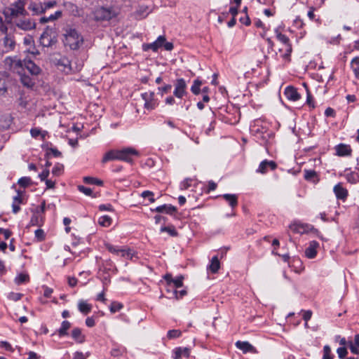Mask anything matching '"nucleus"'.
Instances as JSON below:
<instances>
[{"label": "nucleus", "instance_id": "f257e3e1", "mask_svg": "<svg viewBox=\"0 0 359 359\" xmlns=\"http://www.w3.org/2000/svg\"><path fill=\"white\" fill-rule=\"evenodd\" d=\"M139 151L133 147H125L121 149H111L104 155L102 163H106L109 161L118 160L133 163V157L139 156Z\"/></svg>", "mask_w": 359, "mask_h": 359}, {"label": "nucleus", "instance_id": "f03ea898", "mask_svg": "<svg viewBox=\"0 0 359 359\" xmlns=\"http://www.w3.org/2000/svg\"><path fill=\"white\" fill-rule=\"evenodd\" d=\"M50 62L54 65L59 71L65 74H69L72 71L69 60L65 57H62L60 53L50 55Z\"/></svg>", "mask_w": 359, "mask_h": 359}, {"label": "nucleus", "instance_id": "7ed1b4c3", "mask_svg": "<svg viewBox=\"0 0 359 359\" xmlns=\"http://www.w3.org/2000/svg\"><path fill=\"white\" fill-rule=\"evenodd\" d=\"M83 37L74 29H70L65 34V45L72 50L78 49L83 43Z\"/></svg>", "mask_w": 359, "mask_h": 359}, {"label": "nucleus", "instance_id": "20e7f679", "mask_svg": "<svg viewBox=\"0 0 359 359\" xmlns=\"http://www.w3.org/2000/svg\"><path fill=\"white\" fill-rule=\"evenodd\" d=\"M14 65L15 67L20 68H23L25 67L32 75H38L41 71L40 67L30 60H19L15 61Z\"/></svg>", "mask_w": 359, "mask_h": 359}, {"label": "nucleus", "instance_id": "39448f33", "mask_svg": "<svg viewBox=\"0 0 359 359\" xmlns=\"http://www.w3.org/2000/svg\"><path fill=\"white\" fill-rule=\"evenodd\" d=\"M8 11H10V14L12 17V20L23 15L25 12L23 1L22 0H18L17 2L11 4Z\"/></svg>", "mask_w": 359, "mask_h": 359}, {"label": "nucleus", "instance_id": "423d86ee", "mask_svg": "<svg viewBox=\"0 0 359 359\" xmlns=\"http://www.w3.org/2000/svg\"><path fill=\"white\" fill-rule=\"evenodd\" d=\"M114 16H115V13L105 8H100L95 12V18L97 20H109Z\"/></svg>", "mask_w": 359, "mask_h": 359}, {"label": "nucleus", "instance_id": "0eeeda50", "mask_svg": "<svg viewBox=\"0 0 359 359\" xmlns=\"http://www.w3.org/2000/svg\"><path fill=\"white\" fill-rule=\"evenodd\" d=\"M105 246L107 249L113 254L118 255V253H121V256L123 257L130 259H133V255L132 254L130 249H119L118 247L114 246L109 243H106Z\"/></svg>", "mask_w": 359, "mask_h": 359}, {"label": "nucleus", "instance_id": "6e6552de", "mask_svg": "<svg viewBox=\"0 0 359 359\" xmlns=\"http://www.w3.org/2000/svg\"><path fill=\"white\" fill-rule=\"evenodd\" d=\"M13 21L18 27L23 30H29L34 27V23L25 17H18Z\"/></svg>", "mask_w": 359, "mask_h": 359}, {"label": "nucleus", "instance_id": "1a4fd4ad", "mask_svg": "<svg viewBox=\"0 0 359 359\" xmlns=\"http://www.w3.org/2000/svg\"><path fill=\"white\" fill-rule=\"evenodd\" d=\"M165 36H159L154 42L143 44L142 48L144 50L151 49L153 51L156 52L159 48L163 46V44L165 43Z\"/></svg>", "mask_w": 359, "mask_h": 359}, {"label": "nucleus", "instance_id": "9d476101", "mask_svg": "<svg viewBox=\"0 0 359 359\" xmlns=\"http://www.w3.org/2000/svg\"><path fill=\"white\" fill-rule=\"evenodd\" d=\"M187 85L185 81L183 79H180L176 81L175 89L174 90V95L179 98H181L185 93Z\"/></svg>", "mask_w": 359, "mask_h": 359}, {"label": "nucleus", "instance_id": "9b49d317", "mask_svg": "<svg viewBox=\"0 0 359 359\" xmlns=\"http://www.w3.org/2000/svg\"><path fill=\"white\" fill-rule=\"evenodd\" d=\"M285 95L288 100L292 101H297L301 97L297 89L293 86L287 87L285 90Z\"/></svg>", "mask_w": 359, "mask_h": 359}, {"label": "nucleus", "instance_id": "f8f14e48", "mask_svg": "<svg viewBox=\"0 0 359 359\" xmlns=\"http://www.w3.org/2000/svg\"><path fill=\"white\" fill-rule=\"evenodd\" d=\"M319 244L318 242L313 241L309 243V247L305 250V255L309 259H312L316 257L317 253V248Z\"/></svg>", "mask_w": 359, "mask_h": 359}, {"label": "nucleus", "instance_id": "ddd939ff", "mask_svg": "<svg viewBox=\"0 0 359 359\" xmlns=\"http://www.w3.org/2000/svg\"><path fill=\"white\" fill-rule=\"evenodd\" d=\"M337 154L339 156H350L351 154V147L345 144H339L335 147Z\"/></svg>", "mask_w": 359, "mask_h": 359}, {"label": "nucleus", "instance_id": "4468645a", "mask_svg": "<svg viewBox=\"0 0 359 359\" xmlns=\"http://www.w3.org/2000/svg\"><path fill=\"white\" fill-rule=\"evenodd\" d=\"M174 359H182L183 357L188 358L190 355V349L188 348L179 347L174 351Z\"/></svg>", "mask_w": 359, "mask_h": 359}, {"label": "nucleus", "instance_id": "2eb2a0df", "mask_svg": "<svg viewBox=\"0 0 359 359\" xmlns=\"http://www.w3.org/2000/svg\"><path fill=\"white\" fill-rule=\"evenodd\" d=\"M334 191L338 199L345 200L348 196L347 190L344 188L340 184L334 186Z\"/></svg>", "mask_w": 359, "mask_h": 359}, {"label": "nucleus", "instance_id": "dca6fc26", "mask_svg": "<svg viewBox=\"0 0 359 359\" xmlns=\"http://www.w3.org/2000/svg\"><path fill=\"white\" fill-rule=\"evenodd\" d=\"M268 167H270L271 168V170H274L276 168V164L273 161H269L266 160L263 161L260 163V165L257 169V172L264 174V173L266 172Z\"/></svg>", "mask_w": 359, "mask_h": 359}, {"label": "nucleus", "instance_id": "f3484780", "mask_svg": "<svg viewBox=\"0 0 359 359\" xmlns=\"http://www.w3.org/2000/svg\"><path fill=\"white\" fill-rule=\"evenodd\" d=\"M29 9L32 12L33 15L42 14L44 11L42 4L38 2H32L29 6Z\"/></svg>", "mask_w": 359, "mask_h": 359}, {"label": "nucleus", "instance_id": "a211bd4d", "mask_svg": "<svg viewBox=\"0 0 359 359\" xmlns=\"http://www.w3.org/2000/svg\"><path fill=\"white\" fill-rule=\"evenodd\" d=\"M236 346L238 348L242 350L243 353L252 352L254 350V347L248 341H238L236 343Z\"/></svg>", "mask_w": 359, "mask_h": 359}, {"label": "nucleus", "instance_id": "6ab92c4d", "mask_svg": "<svg viewBox=\"0 0 359 359\" xmlns=\"http://www.w3.org/2000/svg\"><path fill=\"white\" fill-rule=\"evenodd\" d=\"M176 208L171 205H161V206H158L157 207L154 211L157 212H166L168 214H173L174 212H176Z\"/></svg>", "mask_w": 359, "mask_h": 359}, {"label": "nucleus", "instance_id": "aec40b11", "mask_svg": "<svg viewBox=\"0 0 359 359\" xmlns=\"http://www.w3.org/2000/svg\"><path fill=\"white\" fill-rule=\"evenodd\" d=\"M72 338L76 340L78 343H83L85 341V336L82 334L81 330L76 327L74 328L72 332Z\"/></svg>", "mask_w": 359, "mask_h": 359}, {"label": "nucleus", "instance_id": "412c9836", "mask_svg": "<svg viewBox=\"0 0 359 359\" xmlns=\"http://www.w3.org/2000/svg\"><path fill=\"white\" fill-rule=\"evenodd\" d=\"M277 38L278 39L281 41L284 45L286 46V51L288 53L287 54H285V56L290 54L292 51L291 46L289 43V39L285 35L282 34L281 33L278 32L277 33Z\"/></svg>", "mask_w": 359, "mask_h": 359}, {"label": "nucleus", "instance_id": "4be33fe9", "mask_svg": "<svg viewBox=\"0 0 359 359\" xmlns=\"http://www.w3.org/2000/svg\"><path fill=\"white\" fill-rule=\"evenodd\" d=\"M78 307L79 310L85 315L89 313L92 309V306L83 300L79 302Z\"/></svg>", "mask_w": 359, "mask_h": 359}, {"label": "nucleus", "instance_id": "5701e85b", "mask_svg": "<svg viewBox=\"0 0 359 359\" xmlns=\"http://www.w3.org/2000/svg\"><path fill=\"white\" fill-rule=\"evenodd\" d=\"M153 95V93H145L142 95L143 100L145 101L144 107L147 109H152L154 108V104L149 101Z\"/></svg>", "mask_w": 359, "mask_h": 359}, {"label": "nucleus", "instance_id": "b1692460", "mask_svg": "<svg viewBox=\"0 0 359 359\" xmlns=\"http://www.w3.org/2000/svg\"><path fill=\"white\" fill-rule=\"evenodd\" d=\"M349 348L351 349V351L354 354H358L359 353V334H356L354 337V342L349 341Z\"/></svg>", "mask_w": 359, "mask_h": 359}, {"label": "nucleus", "instance_id": "393cba45", "mask_svg": "<svg viewBox=\"0 0 359 359\" xmlns=\"http://www.w3.org/2000/svg\"><path fill=\"white\" fill-rule=\"evenodd\" d=\"M223 198L229 203V205L234 208L238 204V198L235 194H226L223 195Z\"/></svg>", "mask_w": 359, "mask_h": 359}, {"label": "nucleus", "instance_id": "a878e982", "mask_svg": "<svg viewBox=\"0 0 359 359\" xmlns=\"http://www.w3.org/2000/svg\"><path fill=\"white\" fill-rule=\"evenodd\" d=\"M3 40H4V45L8 50L13 49V48L15 46V41L11 36L6 35L4 37Z\"/></svg>", "mask_w": 359, "mask_h": 359}, {"label": "nucleus", "instance_id": "bb28decb", "mask_svg": "<svg viewBox=\"0 0 359 359\" xmlns=\"http://www.w3.org/2000/svg\"><path fill=\"white\" fill-rule=\"evenodd\" d=\"M50 156L60 157L62 156V153L56 148L49 147L46 144V158Z\"/></svg>", "mask_w": 359, "mask_h": 359}, {"label": "nucleus", "instance_id": "cd10ccee", "mask_svg": "<svg viewBox=\"0 0 359 359\" xmlns=\"http://www.w3.org/2000/svg\"><path fill=\"white\" fill-rule=\"evenodd\" d=\"M220 267V264L217 257H213L211 260V264L209 266V269L212 273H217Z\"/></svg>", "mask_w": 359, "mask_h": 359}, {"label": "nucleus", "instance_id": "c85d7f7f", "mask_svg": "<svg viewBox=\"0 0 359 359\" xmlns=\"http://www.w3.org/2000/svg\"><path fill=\"white\" fill-rule=\"evenodd\" d=\"M351 67L357 79H359V57L353 58L351 62Z\"/></svg>", "mask_w": 359, "mask_h": 359}, {"label": "nucleus", "instance_id": "c756f323", "mask_svg": "<svg viewBox=\"0 0 359 359\" xmlns=\"http://www.w3.org/2000/svg\"><path fill=\"white\" fill-rule=\"evenodd\" d=\"M22 203V198L20 194L13 198V202L12 204L13 212L17 213L20 210V204Z\"/></svg>", "mask_w": 359, "mask_h": 359}, {"label": "nucleus", "instance_id": "7c9ffc66", "mask_svg": "<svg viewBox=\"0 0 359 359\" xmlns=\"http://www.w3.org/2000/svg\"><path fill=\"white\" fill-rule=\"evenodd\" d=\"M71 327V324L69 321L65 320L62 322L61 327L59 329V335L64 336L67 334V330Z\"/></svg>", "mask_w": 359, "mask_h": 359}, {"label": "nucleus", "instance_id": "2f4dec72", "mask_svg": "<svg viewBox=\"0 0 359 359\" xmlns=\"http://www.w3.org/2000/svg\"><path fill=\"white\" fill-rule=\"evenodd\" d=\"M111 218L105 215L99 218L98 224L102 226L107 227L111 224Z\"/></svg>", "mask_w": 359, "mask_h": 359}, {"label": "nucleus", "instance_id": "473e14b6", "mask_svg": "<svg viewBox=\"0 0 359 359\" xmlns=\"http://www.w3.org/2000/svg\"><path fill=\"white\" fill-rule=\"evenodd\" d=\"M83 181L85 183L90 184H97L102 186L103 184V182L102 180H98L97 178H94L92 177H85L83 178Z\"/></svg>", "mask_w": 359, "mask_h": 359}, {"label": "nucleus", "instance_id": "72a5a7b5", "mask_svg": "<svg viewBox=\"0 0 359 359\" xmlns=\"http://www.w3.org/2000/svg\"><path fill=\"white\" fill-rule=\"evenodd\" d=\"M62 14L61 11H57L54 14H50L48 16H46V23L59 19L62 17Z\"/></svg>", "mask_w": 359, "mask_h": 359}, {"label": "nucleus", "instance_id": "f704fd0d", "mask_svg": "<svg viewBox=\"0 0 359 359\" xmlns=\"http://www.w3.org/2000/svg\"><path fill=\"white\" fill-rule=\"evenodd\" d=\"M64 166L62 164L57 163L55 165L52 170V174L54 176H60L63 172Z\"/></svg>", "mask_w": 359, "mask_h": 359}, {"label": "nucleus", "instance_id": "c9c22d12", "mask_svg": "<svg viewBox=\"0 0 359 359\" xmlns=\"http://www.w3.org/2000/svg\"><path fill=\"white\" fill-rule=\"evenodd\" d=\"M202 85V82L199 80H195L193 86H191V92L194 95H198L200 93V87Z\"/></svg>", "mask_w": 359, "mask_h": 359}, {"label": "nucleus", "instance_id": "e433bc0d", "mask_svg": "<svg viewBox=\"0 0 359 359\" xmlns=\"http://www.w3.org/2000/svg\"><path fill=\"white\" fill-rule=\"evenodd\" d=\"M29 280V276L25 273H20L15 278V283L18 285L27 282Z\"/></svg>", "mask_w": 359, "mask_h": 359}, {"label": "nucleus", "instance_id": "4c0bfd02", "mask_svg": "<svg viewBox=\"0 0 359 359\" xmlns=\"http://www.w3.org/2000/svg\"><path fill=\"white\" fill-rule=\"evenodd\" d=\"M161 232H167L172 236H176L177 233L173 226H164L161 229Z\"/></svg>", "mask_w": 359, "mask_h": 359}, {"label": "nucleus", "instance_id": "58836bf2", "mask_svg": "<svg viewBox=\"0 0 359 359\" xmlns=\"http://www.w3.org/2000/svg\"><path fill=\"white\" fill-rule=\"evenodd\" d=\"M50 40L49 41L48 46H52L57 43V34L55 29H50Z\"/></svg>", "mask_w": 359, "mask_h": 359}, {"label": "nucleus", "instance_id": "ea45409f", "mask_svg": "<svg viewBox=\"0 0 359 359\" xmlns=\"http://www.w3.org/2000/svg\"><path fill=\"white\" fill-rule=\"evenodd\" d=\"M123 308V305L121 303L114 302L110 306V311L111 313H115Z\"/></svg>", "mask_w": 359, "mask_h": 359}, {"label": "nucleus", "instance_id": "a19ab883", "mask_svg": "<svg viewBox=\"0 0 359 359\" xmlns=\"http://www.w3.org/2000/svg\"><path fill=\"white\" fill-rule=\"evenodd\" d=\"M18 184L22 187H27L31 184V179L27 177H22L18 180Z\"/></svg>", "mask_w": 359, "mask_h": 359}, {"label": "nucleus", "instance_id": "79ce46f5", "mask_svg": "<svg viewBox=\"0 0 359 359\" xmlns=\"http://www.w3.org/2000/svg\"><path fill=\"white\" fill-rule=\"evenodd\" d=\"M35 238L37 241H42L44 239V231L42 229H38L34 231Z\"/></svg>", "mask_w": 359, "mask_h": 359}, {"label": "nucleus", "instance_id": "37998d69", "mask_svg": "<svg viewBox=\"0 0 359 359\" xmlns=\"http://www.w3.org/2000/svg\"><path fill=\"white\" fill-rule=\"evenodd\" d=\"M323 359H332L331 355V348L329 346L326 345L323 348Z\"/></svg>", "mask_w": 359, "mask_h": 359}, {"label": "nucleus", "instance_id": "c03bdc74", "mask_svg": "<svg viewBox=\"0 0 359 359\" xmlns=\"http://www.w3.org/2000/svg\"><path fill=\"white\" fill-rule=\"evenodd\" d=\"M142 197L143 198H149V200L151 203H154L155 201L154 196V193L150 191H144L141 194Z\"/></svg>", "mask_w": 359, "mask_h": 359}, {"label": "nucleus", "instance_id": "a18cd8bd", "mask_svg": "<svg viewBox=\"0 0 359 359\" xmlns=\"http://www.w3.org/2000/svg\"><path fill=\"white\" fill-rule=\"evenodd\" d=\"M304 86L306 88V94H307V99H306V103L311 106V107H314V104H313V102L312 101V96L311 95V93L309 91V90L307 88V86L306 83H304L303 84Z\"/></svg>", "mask_w": 359, "mask_h": 359}, {"label": "nucleus", "instance_id": "49530a36", "mask_svg": "<svg viewBox=\"0 0 359 359\" xmlns=\"http://www.w3.org/2000/svg\"><path fill=\"white\" fill-rule=\"evenodd\" d=\"M290 229L293 231L302 233L304 231V226L302 224H294L290 226Z\"/></svg>", "mask_w": 359, "mask_h": 359}, {"label": "nucleus", "instance_id": "de8ad7c7", "mask_svg": "<svg viewBox=\"0 0 359 359\" xmlns=\"http://www.w3.org/2000/svg\"><path fill=\"white\" fill-rule=\"evenodd\" d=\"M79 190L86 194V196H91L93 191L90 188L85 187L84 186L79 185L78 187Z\"/></svg>", "mask_w": 359, "mask_h": 359}, {"label": "nucleus", "instance_id": "09e8293b", "mask_svg": "<svg viewBox=\"0 0 359 359\" xmlns=\"http://www.w3.org/2000/svg\"><path fill=\"white\" fill-rule=\"evenodd\" d=\"M181 334V332L178 330H172L168 331V338H177L179 337Z\"/></svg>", "mask_w": 359, "mask_h": 359}, {"label": "nucleus", "instance_id": "8fccbe9b", "mask_svg": "<svg viewBox=\"0 0 359 359\" xmlns=\"http://www.w3.org/2000/svg\"><path fill=\"white\" fill-rule=\"evenodd\" d=\"M21 81L23 83L24 86L29 87L32 86V80L29 76H21Z\"/></svg>", "mask_w": 359, "mask_h": 359}, {"label": "nucleus", "instance_id": "3c124183", "mask_svg": "<svg viewBox=\"0 0 359 359\" xmlns=\"http://www.w3.org/2000/svg\"><path fill=\"white\" fill-rule=\"evenodd\" d=\"M22 297V294L18 293V292H11L8 296L10 299L15 301V302L20 300Z\"/></svg>", "mask_w": 359, "mask_h": 359}, {"label": "nucleus", "instance_id": "603ef678", "mask_svg": "<svg viewBox=\"0 0 359 359\" xmlns=\"http://www.w3.org/2000/svg\"><path fill=\"white\" fill-rule=\"evenodd\" d=\"M49 176V171L46 170V189H51L54 187L55 184V180H52L51 179H48Z\"/></svg>", "mask_w": 359, "mask_h": 359}, {"label": "nucleus", "instance_id": "864d4df0", "mask_svg": "<svg viewBox=\"0 0 359 359\" xmlns=\"http://www.w3.org/2000/svg\"><path fill=\"white\" fill-rule=\"evenodd\" d=\"M337 352L338 353L339 357L341 359L344 358L348 353L346 347L338 348Z\"/></svg>", "mask_w": 359, "mask_h": 359}, {"label": "nucleus", "instance_id": "5fc2aeb1", "mask_svg": "<svg viewBox=\"0 0 359 359\" xmlns=\"http://www.w3.org/2000/svg\"><path fill=\"white\" fill-rule=\"evenodd\" d=\"M182 279H183V277L180 276L176 279L172 280V283L174 284L175 287L177 288V287H181L182 286V285H183Z\"/></svg>", "mask_w": 359, "mask_h": 359}, {"label": "nucleus", "instance_id": "6e6d98bb", "mask_svg": "<svg viewBox=\"0 0 359 359\" xmlns=\"http://www.w3.org/2000/svg\"><path fill=\"white\" fill-rule=\"evenodd\" d=\"M6 91V79L4 78H0V94H4Z\"/></svg>", "mask_w": 359, "mask_h": 359}, {"label": "nucleus", "instance_id": "4d7b16f0", "mask_svg": "<svg viewBox=\"0 0 359 359\" xmlns=\"http://www.w3.org/2000/svg\"><path fill=\"white\" fill-rule=\"evenodd\" d=\"M316 176V172L313 170H306L304 177L306 180H311Z\"/></svg>", "mask_w": 359, "mask_h": 359}, {"label": "nucleus", "instance_id": "13d9d810", "mask_svg": "<svg viewBox=\"0 0 359 359\" xmlns=\"http://www.w3.org/2000/svg\"><path fill=\"white\" fill-rule=\"evenodd\" d=\"M30 133H31L32 136L34 137H36L39 135H41V137L43 138V135L41 134V130H39V129H36V128L32 129Z\"/></svg>", "mask_w": 359, "mask_h": 359}, {"label": "nucleus", "instance_id": "bf43d9fd", "mask_svg": "<svg viewBox=\"0 0 359 359\" xmlns=\"http://www.w3.org/2000/svg\"><path fill=\"white\" fill-rule=\"evenodd\" d=\"M71 223V219L68 217H65L63 219V224L66 226L65 231L67 233H69L71 230V228L69 226V225Z\"/></svg>", "mask_w": 359, "mask_h": 359}, {"label": "nucleus", "instance_id": "052dcab7", "mask_svg": "<svg viewBox=\"0 0 359 359\" xmlns=\"http://www.w3.org/2000/svg\"><path fill=\"white\" fill-rule=\"evenodd\" d=\"M312 316L311 311H306L304 312L303 318L305 320V322H308L309 320L311 319Z\"/></svg>", "mask_w": 359, "mask_h": 359}, {"label": "nucleus", "instance_id": "680f3d73", "mask_svg": "<svg viewBox=\"0 0 359 359\" xmlns=\"http://www.w3.org/2000/svg\"><path fill=\"white\" fill-rule=\"evenodd\" d=\"M86 324L88 327H92L95 325V320L91 317L87 318L86 320Z\"/></svg>", "mask_w": 359, "mask_h": 359}, {"label": "nucleus", "instance_id": "e2e57ef3", "mask_svg": "<svg viewBox=\"0 0 359 359\" xmlns=\"http://www.w3.org/2000/svg\"><path fill=\"white\" fill-rule=\"evenodd\" d=\"M163 46L164 47V48L166 50H172L173 49V44L172 43H170V42H166V41H165V43L163 44Z\"/></svg>", "mask_w": 359, "mask_h": 359}, {"label": "nucleus", "instance_id": "0e129e2a", "mask_svg": "<svg viewBox=\"0 0 359 359\" xmlns=\"http://www.w3.org/2000/svg\"><path fill=\"white\" fill-rule=\"evenodd\" d=\"M325 114L326 116H334V110L330 107H328L325 109Z\"/></svg>", "mask_w": 359, "mask_h": 359}, {"label": "nucleus", "instance_id": "69168bd1", "mask_svg": "<svg viewBox=\"0 0 359 359\" xmlns=\"http://www.w3.org/2000/svg\"><path fill=\"white\" fill-rule=\"evenodd\" d=\"M238 6L230 8L229 13L232 15L233 18H235L236 16V15L238 14Z\"/></svg>", "mask_w": 359, "mask_h": 359}, {"label": "nucleus", "instance_id": "338daca9", "mask_svg": "<svg viewBox=\"0 0 359 359\" xmlns=\"http://www.w3.org/2000/svg\"><path fill=\"white\" fill-rule=\"evenodd\" d=\"M100 210H112V207L111 205H100L99 206Z\"/></svg>", "mask_w": 359, "mask_h": 359}, {"label": "nucleus", "instance_id": "774afa93", "mask_svg": "<svg viewBox=\"0 0 359 359\" xmlns=\"http://www.w3.org/2000/svg\"><path fill=\"white\" fill-rule=\"evenodd\" d=\"M74 359H86V357L83 353L77 351L74 355Z\"/></svg>", "mask_w": 359, "mask_h": 359}]
</instances>
